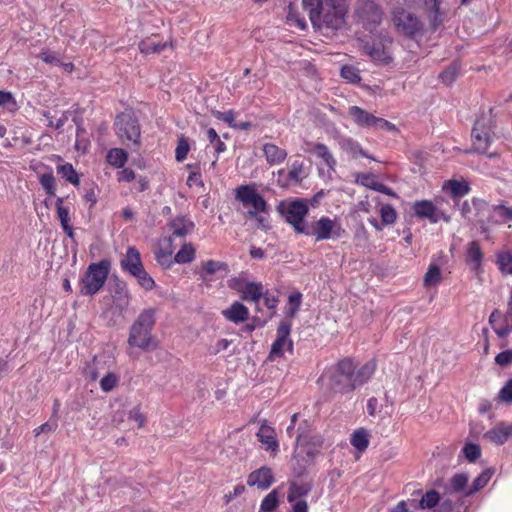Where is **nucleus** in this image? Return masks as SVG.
<instances>
[{
  "label": "nucleus",
  "instance_id": "obj_6",
  "mask_svg": "<svg viewBox=\"0 0 512 512\" xmlns=\"http://www.w3.org/2000/svg\"><path fill=\"white\" fill-rule=\"evenodd\" d=\"M344 229L336 219L322 216L317 221L307 223L304 231L305 236H312L315 241H323L328 239H339L344 234Z\"/></svg>",
  "mask_w": 512,
  "mask_h": 512
},
{
  "label": "nucleus",
  "instance_id": "obj_27",
  "mask_svg": "<svg viewBox=\"0 0 512 512\" xmlns=\"http://www.w3.org/2000/svg\"><path fill=\"white\" fill-rule=\"evenodd\" d=\"M365 52L376 61H380L383 63H389L392 61L391 56L388 51L384 48L381 43H366L364 46Z\"/></svg>",
  "mask_w": 512,
  "mask_h": 512
},
{
  "label": "nucleus",
  "instance_id": "obj_45",
  "mask_svg": "<svg viewBox=\"0 0 512 512\" xmlns=\"http://www.w3.org/2000/svg\"><path fill=\"white\" fill-rule=\"evenodd\" d=\"M497 264L503 274H512V254L503 252L498 255Z\"/></svg>",
  "mask_w": 512,
  "mask_h": 512
},
{
  "label": "nucleus",
  "instance_id": "obj_15",
  "mask_svg": "<svg viewBox=\"0 0 512 512\" xmlns=\"http://www.w3.org/2000/svg\"><path fill=\"white\" fill-rule=\"evenodd\" d=\"M274 482V475L270 468L261 467L258 470L251 472L247 479L249 486H256L259 489L266 490Z\"/></svg>",
  "mask_w": 512,
  "mask_h": 512
},
{
  "label": "nucleus",
  "instance_id": "obj_24",
  "mask_svg": "<svg viewBox=\"0 0 512 512\" xmlns=\"http://www.w3.org/2000/svg\"><path fill=\"white\" fill-rule=\"evenodd\" d=\"M240 292L242 293L241 298L244 301L254 302L257 304L264 295V288L261 283L249 282L240 289Z\"/></svg>",
  "mask_w": 512,
  "mask_h": 512
},
{
  "label": "nucleus",
  "instance_id": "obj_36",
  "mask_svg": "<svg viewBox=\"0 0 512 512\" xmlns=\"http://www.w3.org/2000/svg\"><path fill=\"white\" fill-rule=\"evenodd\" d=\"M227 270V264L221 261L208 260L202 263L201 279L205 280L207 275H214L218 271Z\"/></svg>",
  "mask_w": 512,
  "mask_h": 512
},
{
  "label": "nucleus",
  "instance_id": "obj_33",
  "mask_svg": "<svg viewBox=\"0 0 512 512\" xmlns=\"http://www.w3.org/2000/svg\"><path fill=\"white\" fill-rule=\"evenodd\" d=\"M127 159L128 154L121 148H112L107 153V161L114 167H123Z\"/></svg>",
  "mask_w": 512,
  "mask_h": 512
},
{
  "label": "nucleus",
  "instance_id": "obj_55",
  "mask_svg": "<svg viewBox=\"0 0 512 512\" xmlns=\"http://www.w3.org/2000/svg\"><path fill=\"white\" fill-rule=\"evenodd\" d=\"M69 115H70V112L65 111L62 113V115L59 119L54 121L53 117L49 113H47V112L44 113V117H46V119L48 120V126L53 127L56 130H61L63 128V126L65 125V123L67 122V120L69 118Z\"/></svg>",
  "mask_w": 512,
  "mask_h": 512
},
{
  "label": "nucleus",
  "instance_id": "obj_64",
  "mask_svg": "<svg viewBox=\"0 0 512 512\" xmlns=\"http://www.w3.org/2000/svg\"><path fill=\"white\" fill-rule=\"evenodd\" d=\"M414 503H415V500L400 501L389 512H410L409 505L413 506Z\"/></svg>",
  "mask_w": 512,
  "mask_h": 512
},
{
  "label": "nucleus",
  "instance_id": "obj_17",
  "mask_svg": "<svg viewBox=\"0 0 512 512\" xmlns=\"http://www.w3.org/2000/svg\"><path fill=\"white\" fill-rule=\"evenodd\" d=\"M121 268L124 272L135 273L137 270L143 267L140 252L134 246H130L126 250V254L120 261Z\"/></svg>",
  "mask_w": 512,
  "mask_h": 512
},
{
  "label": "nucleus",
  "instance_id": "obj_62",
  "mask_svg": "<svg viewBox=\"0 0 512 512\" xmlns=\"http://www.w3.org/2000/svg\"><path fill=\"white\" fill-rule=\"evenodd\" d=\"M215 116L217 119L221 120V121H224L226 122L229 126L231 127H234L235 123H234V113L233 111H225V112H219L217 111L215 113Z\"/></svg>",
  "mask_w": 512,
  "mask_h": 512
},
{
  "label": "nucleus",
  "instance_id": "obj_28",
  "mask_svg": "<svg viewBox=\"0 0 512 512\" xmlns=\"http://www.w3.org/2000/svg\"><path fill=\"white\" fill-rule=\"evenodd\" d=\"M485 212L489 213L485 222L498 223L512 220V209L504 206H489V210H486Z\"/></svg>",
  "mask_w": 512,
  "mask_h": 512
},
{
  "label": "nucleus",
  "instance_id": "obj_11",
  "mask_svg": "<svg viewBox=\"0 0 512 512\" xmlns=\"http://www.w3.org/2000/svg\"><path fill=\"white\" fill-rule=\"evenodd\" d=\"M393 22L397 30L408 37L414 38L422 35V23L416 16L406 10L400 9L395 11Z\"/></svg>",
  "mask_w": 512,
  "mask_h": 512
},
{
  "label": "nucleus",
  "instance_id": "obj_10",
  "mask_svg": "<svg viewBox=\"0 0 512 512\" xmlns=\"http://www.w3.org/2000/svg\"><path fill=\"white\" fill-rule=\"evenodd\" d=\"M292 324L289 321H281L277 328V337L271 345V350L268 356L270 361H274L284 355L287 350L293 352V341L290 338Z\"/></svg>",
  "mask_w": 512,
  "mask_h": 512
},
{
  "label": "nucleus",
  "instance_id": "obj_42",
  "mask_svg": "<svg viewBox=\"0 0 512 512\" xmlns=\"http://www.w3.org/2000/svg\"><path fill=\"white\" fill-rule=\"evenodd\" d=\"M167 47V43H156L152 40H145L139 44V50L143 54L160 53Z\"/></svg>",
  "mask_w": 512,
  "mask_h": 512
},
{
  "label": "nucleus",
  "instance_id": "obj_50",
  "mask_svg": "<svg viewBox=\"0 0 512 512\" xmlns=\"http://www.w3.org/2000/svg\"><path fill=\"white\" fill-rule=\"evenodd\" d=\"M341 76L350 83H358L361 80L358 69L350 65L342 67Z\"/></svg>",
  "mask_w": 512,
  "mask_h": 512
},
{
  "label": "nucleus",
  "instance_id": "obj_35",
  "mask_svg": "<svg viewBox=\"0 0 512 512\" xmlns=\"http://www.w3.org/2000/svg\"><path fill=\"white\" fill-rule=\"evenodd\" d=\"M493 475L490 469L484 470L474 481L470 488L465 492V496L472 495L485 487Z\"/></svg>",
  "mask_w": 512,
  "mask_h": 512
},
{
  "label": "nucleus",
  "instance_id": "obj_34",
  "mask_svg": "<svg viewBox=\"0 0 512 512\" xmlns=\"http://www.w3.org/2000/svg\"><path fill=\"white\" fill-rule=\"evenodd\" d=\"M340 145L344 151L350 153L354 158H357L358 156L369 157L361 148L360 144L351 138H343L340 141Z\"/></svg>",
  "mask_w": 512,
  "mask_h": 512
},
{
  "label": "nucleus",
  "instance_id": "obj_51",
  "mask_svg": "<svg viewBox=\"0 0 512 512\" xmlns=\"http://www.w3.org/2000/svg\"><path fill=\"white\" fill-rule=\"evenodd\" d=\"M129 298L130 295L125 285H118L114 295V300L117 305L121 306L122 308L127 307L129 305Z\"/></svg>",
  "mask_w": 512,
  "mask_h": 512
},
{
  "label": "nucleus",
  "instance_id": "obj_43",
  "mask_svg": "<svg viewBox=\"0 0 512 512\" xmlns=\"http://www.w3.org/2000/svg\"><path fill=\"white\" fill-rule=\"evenodd\" d=\"M439 502V494L435 490H430L426 494H424L419 501V508L424 509H431L437 505Z\"/></svg>",
  "mask_w": 512,
  "mask_h": 512
},
{
  "label": "nucleus",
  "instance_id": "obj_60",
  "mask_svg": "<svg viewBox=\"0 0 512 512\" xmlns=\"http://www.w3.org/2000/svg\"><path fill=\"white\" fill-rule=\"evenodd\" d=\"M373 129L375 130H387V131H397L396 126L380 117L376 118V121L374 122Z\"/></svg>",
  "mask_w": 512,
  "mask_h": 512
},
{
  "label": "nucleus",
  "instance_id": "obj_29",
  "mask_svg": "<svg viewBox=\"0 0 512 512\" xmlns=\"http://www.w3.org/2000/svg\"><path fill=\"white\" fill-rule=\"evenodd\" d=\"M311 152L320 158L330 169L336 166V160L325 144L317 143L313 145Z\"/></svg>",
  "mask_w": 512,
  "mask_h": 512
},
{
  "label": "nucleus",
  "instance_id": "obj_1",
  "mask_svg": "<svg viewBox=\"0 0 512 512\" xmlns=\"http://www.w3.org/2000/svg\"><path fill=\"white\" fill-rule=\"evenodd\" d=\"M375 369L373 361L358 366L353 359L344 358L334 366L329 387L335 393L348 394L367 383Z\"/></svg>",
  "mask_w": 512,
  "mask_h": 512
},
{
  "label": "nucleus",
  "instance_id": "obj_46",
  "mask_svg": "<svg viewBox=\"0 0 512 512\" xmlns=\"http://www.w3.org/2000/svg\"><path fill=\"white\" fill-rule=\"evenodd\" d=\"M380 216L384 225H391L396 221V211L391 205H383L380 209Z\"/></svg>",
  "mask_w": 512,
  "mask_h": 512
},
{
  "label": "nucleus",
  "instance_id": "obj_22",
  "mask_svg": "<svg viewBox=\"0 0 512 512\" xmlns=\"http://www.w3.org/2000/svg\"><path fill=\"white\" fill-rule=\"evenodd\" d=\"M258 440L266 446V450L276 452L278 450V441L276 439L275 431L268 425H261L257 432Z\"/></svg>",
  "mask_w": 512,
  "mask_h": 512
},
{
  "label": "nucleus",
  "instance_id": "obj_48",
  "mask_svg": "<svg viewBox=\"0 0 512 512\" xmlns=\"http://www.w3.org/2000/svg\"><path fill=\"white\" fill-rule=\"evenodd\" d=\"M462 452L469 462H474L481 456L480 446L474 443H467Z\"/></svg>",
  "mask_w": 512,
  "mask_h": 512
},
{
  "label": "nucleus",
  "instance_id": "obj_53",
  "mask_svg": "<svg viewBox=\"0 0 512 512\" xmlns=\"http://www.w3.org/2000/svg\"><path fill=\"white\" fill-rule=\"evenodd\" d=\"M448 188L454 196H464L469 192V186L464 182L451 180L448 182Z\"/></svg>",
  "mask_w": 512,
  "mask_h": 512
},
{
  "label": "nucleus",
  "instance_id": "obj_52",
  "mask_svg": "<svg viewBox=\"0 0 512 512\" xmlns=\"http://www.w3.org/2000/svg\"><path fill=\"white\" fill-rule=\"evenodd\" d=\"M64 199L62 197H58L56 199V210L57 216L61 223V226L70 223L69 210L68 208L63 206Z\"/></svg>",
  "mask_w": 512,
  "mask_h": 512
},
{
  "label": "nucleus",
  "instance_id": "obj_49",
  "mask_svg": "<svg viewBox=\"0 0 512 512\" xmlns=\"http://www.w3.org/2000/svg\"><path fill=\"white\" fill-rule=\"evenodd\" d=\"M458 71V66L454 63L441 72L439 78L444 84L450 85L455 81Z\"/></svg>",
  "mask_w": 512,
  "mask_h": 512
},
{
  "label": "nucleus",
  "instance_id": "obj_8",
  "mask_svg": "<svg viewBox=\"0 0 512 512\" xmlns=\"http://www.w3.org/2000/svg\"><path fill=\"white\" fill-rule=\"evenodd\" d=\"M235 198L240 201L244 207H251L247 211L250 217H257L260 212H266L267 203L257 190L249 185L239 186L235 190Z\"/></svg>",
  "mask_w": 512,
  "mask_h": 512
},
{
  "label": "nucleus",
  "instance_id": "obj_7",
  "mask_svg": "<svg viewBox=\"0 0 512 512\" xmlns=\"http://www.w3.org/2000/svg\"><path fill=\"white\" fill-rule=\"evenodd\" d=\"M491 112L490 110L487 114H482L474 124L472 130V144L476 152L486 153L492 143L494 122Z\"/></svg>",
  "mask_w": 512,
  "mask_h": 512
},
{
  "label": "nucleus",
  "instance_id": "obj_21",
  "mask_svg": "<svg viewBox=\"0 0 512 512\" xmlns=\"http://www.w3.org/2000/svg\"><path fill=\"white\" fill-rule=\"evenodd\" d=\"M222 314L228 321L238 324L248 319L249 310L245 305L236 301L230 307L223 310Z\"/></svg>",
  "mask_w": 512,
  "mask_h": 512
},
{
  "label": "nucleus",
  "instance_id": "obj_12",
  "mask_svg": "<svg viewBox=\"0 0 512 512\" xmlns=\"http://www.w3.org/2000/svg\"><path fill=\"white\" fill-rule=\"evenodd\" d=\"M486 210H489V205L476 199H473L472 202L464 201L460 207L464 218L480 224L485 223L484 214Z\"/></svg>",
  "mask_w": 512,
  "mask_h": 512
},
{
  "label": "nucleus",
  "instance_id": "obj_37",
  "mask_svg": "<svg viewBox=\"0 0 512 512\" xmlns=\"http://www.w3.org/2000/svg\"><path fill=\"white\" fill-rule=\"evenodd\" d=\"M57 173L69 183L79 185V177L72 164L65 163L57 166Z\"/></svg>",
  "mask_w": 512,
  "mask_h": 512
},
{
  "label": "nucleus",
  "instance_id": "obj_61",
  "mask_svg": "<svg viewBox=\"0 0 512 512\" xmlns=\"http://www.w3.org/2000/svg\"><path fill=\"white\" fill-rule=\"evenodd\" d=\"M129 419L134 420L138 427H143L146 422V417L141 413L139 407H134L129 413Z\"/></svg>",
  "mask_w": 512,
  "mask_h": 512
},
{
  "label": "nucleus",
  "instance_id": "obj_30",
  "mask_svg": "<svg viewBox=\"0 0 512 512\" xmlns=\"http://www.w3.org/2000/svg\"><path fill=\"white\" fill-rule=\"evenodd\" d=\"M311 490V486L308 483H291L287 500L289 503L295 502L297 499L306 496Z\"/></svg>",
  "mask_w": 512,
  "mask_h": 512
},
{
  "label": "nucleus",
  "instance_id": "obj_32",
  "mask_svg": "<svg viewBox=\"0 0 512 512\" xmlns=\"http://www.w3.org/2000/svg\"><path fill=\"white\" fill-rule=\"evenodd\" d=\"M442 280L441 270L437 264H430L423 279L424 286L433 287Z\"/></svg>",
  "mask_w": 512,
  "mask_h": 512
},
{
  "label": "nucleus",
  "instance_id": "obj_31",
  "mask_svg": "<svg viewBox=\"0 0 512 512\" xmlns=\"http://www.w3.org/2000/svg\"><path fill=\"white\" fill-rule=\"evenodd\" d=\"M195 248L191 243H185L181 249L176 253L174 262L179 264H187L195 258Z\"/></svg>",
  "mask_w": 512,
  "mask_h": 512
},
{
  "label": "nucleus",
  "instance_id": "obj_26",
  "mask_svg": "<svg viewBox=\"0 0 512 512\" xmlns=\"http://www.w3.org/2000/svg\"><path fill=\"white\" fill-rule=\"evenodd\" d=\"M468 475L465 473H457L455 474L449 482L445 485L444 490L446 494H458L464 493L468 485Z\"/></svg>",
  "mask_w": 512,
  "mask_h": 512
},
{
  "label": "nucleus",
  "instance_id": "obj_25",
  "mask_svg": "<svg viewBox=\"0 0 512 512\" xmlns=\"http://www.w3.org/2000/svg\"><path fill=\"white\" fill-rule=\"evenodd\" d=\"M263 153L266 158V161L270 165H276L284 162L287 157V152L285 149H282L275 144L266 143L263 146Z\"/></svg>",
  "mask_w": 512,
  "mask_h": 512
},
{
  "label": "nucleus",
  "instance_id": "obj_16",
  "mask_svg": "<svg viewBox=\"0 0 512 512\" xmlns=\"http://www.w3.org/2000/svg\"><path fill=\"white\" fill-rule=\"evenodd\" d=\"M360 16L369 25H378L382 20V11L380 6L373 0L363 2L360 10Z\"/></svg>",
  "mask_w": 512,
  "mask_h": 512
},
{
  "label": "nucleus",
  "instance_id": "obj_13",
  "mask_svg": "<svg viewBox=\"0 0 512 512\" xmlns=\"http://www.w3.org/2000/svg\"><path fill=\"white\" fill-rule=\"evenodd\" d=\"M304 165L303 162L294 161L288 172L284 169L278 171L277 182L281 187H289L292 185H298L304 178Z\"/></svg>",
  "mask_w": 512,
  "mask_h": 512
},
{
  "label": "nucleus",
  "instance_id": "obj_14",
  "mask_svg": "<svg viewBox=\"0 0 512 512\" xmlns=\"http://www.w3.org/2000/svg\"><path fill=\"white\" fill-rule=\"evenodd\" d=\"M413 210L416 216L420 218H427L432 223H437L440 219H443L446 222L449 221V217L438 211L433 203L427 200L416 202L413 206Z\"/></svg>",
  "mask_w": 512,
  "mask_h": 512
},
{
  "label": "nucleus",
  "instance_id": "obj_40",
  "mask_svg": "<svg viewBox=\"0 0 512 512\" xmlns=\"http://www.w3.org/2000/svg\"><path fill=\"white\" fill-rule=\"evenodd\" d=\"M39 183L41 184L42 188L45 190L47 195H49V196H54L55 195L56 179H55L52 171L40 175Z\"/></svg>",
  "mask_w": 512,
  "mask_h": 512
},
{
  "label": "nucleus",
  "instance_id": "obj_2",
  "mask_svg": "<svg viewBox=\"0 0 512 512\" xmlns=\"http://www.w3.org/2000/svg\"><path fill=\"white\" fill-rule=\"evenodd\" d=\"M306 9L311 21L320 27L337 30L344 24L346 8L342 0H317Z\"/></svg>",
  "mask_w": 512,
  "mask_h": 512
},
{
  "label": "nucleus",
  "instance_id": "obj_59",
  "mask_svg": "<svg viewBox=\"0 0 512 512\" xmlns=\"http://www.w3.org/2000/svg\"><path fill=\"white\" fill-rule=\"evenodd\" d=\"M495 362L502 367L510 365L512 363V350H505L497 354Z\"/></svg>",
  "mask_w": 512,
  "mask_h": 512
},
{
  "label": "nucleus",
  "instance_id": "obj_38",
  "mask_svg": "<svg viewBox=\"0 0 512 512\" xmlns=\"http://www.w3.org/2000/svg\"><path fill=\"white\" fill-rule=\"evenodd\" d=\"M279 504V492L277 489L267 494L261 502L260 512H272Z\"/></svg>",
  "mask_w": 512,
  "mask_h": 512
},
{
  "label": "nucleus",
  "instance_id": "obj_47",
  "mask_svg": "<svg viewBox=\"0 0 512 512\" xmlns=\"http://www.w3.org/2000/svg\"><path fill=\"white\" fill-rule=\"evenodd\" d=\"M483 254L477 242H472L467 251V261L479 265L482 261Z\"/></svg>",
  "mask_w": 512,
  "mask_h": 512
},
{
  "label": "nucleus",
  "instance_id": "obj_9",
  "mask_svg": "<svg viewBox=\"0 0 512 512\" xmlns=\"http://www.w3.org/2000/svg\"><path fill=\"white\" fill-rule=\"evenodd\" d=\"M115 132L124 142L130 141L133 144H139L140 126L137 119L131 113H121L115 120Z\"/></svg>",
  "mask_w": 512,
  "mask_h": 512
},
{
  "label": "nucleus",
  "instance_id": "obj_41",
  "mask_svg": "<svg viewBox=\"0 0 512 512\" xmlns=\"http://www.w3.org/2000/svg\"><path fill=\"white\" fill-rule=\"evenodd\" d=\"M351 444L359 451H364L369 444L367 432L364 429L355 431L351 438Z\"/></svg>",
  "mask_w": 512,
  "mask_h": 512
},
{
  "label": "nucleus",
  "instance_id": "obj_58",
  "mask_svg": "<svg viewBox=\"0 0 512 512\" xmlns=\"http://www.w3.org/2000/svg\"><path fill=\"white\" fill-rule=\"evenodd\" d=\"M499 398L505 403H512V379L508 380L501 388Z\"/></svg>",
  "mask_w": 512,
  "mask_h": 512
},
{
  "label": "nucleus",
  "instance_id": "obj_5",
  "mask_svg": "<svg viewBox=\"0 0 512 512\" xmlns=\"http://www.w3.org/2000/svg\"><path fill=\"white\" fill-rule=\"evenodd\" d=\"M277 210L286 222L293 227L295 232L302 234L307 225V222L304 220L309 211L307 200L295 199L282 201L277 206Z\"/></svg>",
  "mask_w": 512,
  "mask_h": 512
},
{
  "label": "nucleus",
  "instance_id": "obj_23",
  "mask_svg": "<svg viewBox=\"0 0 512 512\" xmlns=\"http://www.w3.org/2000/svg\"><path fill=\"white\" fill-rule=\"evenodd\" d=\"M169 227L174 236L182 238L192 233L194 223L184 216H179L170 221Z\"/></svg>",
  "mask_w": 512,
  "mask_h": 512
},
{
  "label": "nucleus",
  "instance_id": "obj_19",
  "mask_svg": "<svg viewBox=\"0 0 512 512\" xmlns=\"http://www.w3.org/2000/svg\"><path fill=\"white\" fill-rule=\"evenodd\" d=\"M173 252L172 238L165 237L159 243V248L155 252V258L162 267L170 268L174 263V259L172 260Z\"/></svg>",
  "mask_w": 512,
  "mask_h": 512
},
{
  "label": "nucleus",
  "instance_id": "obj_63",
  "mask_svg": "<svg viewBox=\"0 0 512 512\" xmlns=\"http://www.w3.org/2000/svg\"><path fill=\"white\" fill-rule=\"evenodd\" d=\"M41 60H43L45 63L53 64V65H60V59L58 56L52 52H41L38 56Z\"/></svg>",
  "mask_w": 512,
  "mask_h": 512
},
{
  "label": "nucleus",
  "instance_id": "obj_56",
  "mask_svg": "<svg viewBox=\"0 0 512 512\" xmlns=\"http://www.w3.org/2000/svg\"><path fill=\"white\" fill-rule=\"evenodd\" d=\"M58 427V423L56 419H50L49 421L45 422L44 424L40 425L39 427L34 429V434L36 437H38L42 433H52L54 432Z\"/></svg>",
  "mask_w": 512,
  "mask_h": 512
},
{
  "label": "nucleus",
  "instance_id": "obj_54",
  "mask_svg": "<svg viewBox=\"0 0 512 512\" xmlns=\"http://www.w3.org/2000/svg\"><path fill=\"white\" fill-rule=\"evenodd\" d=\"M301 303V295L299 293L297 294H291L288 298V308L285 311L286 316L293 317L296 312L299 310Z\"/></svg>",
  "mask_w": 512,
  "mask_h": 512
},
{
  "label": "nucleus",
  "instance_id": "obj_39",
  "mask_svg": "<svg viewBox=\"0 0 512 512\" xmlns=\"http://www.w3.org/2000/svg\"><path fill=\"white\" fill-rule=\"evenodd\" d=\"M131 276L135 277L137 279L138 284L147 291L152 290L155 286V281L146 272L144 266L137 270L135 273H132Z\"/></svg>",
  "mask_w": 512,
  "mask_h": 512
},
{
  "label": "nucleus",
  "instance_id": "obj_20",
  "mask_svg": "<svg viewBox=\"0 0 512 512\" xmlns=\"http://www.w3.org/2000/svg\"><path fill=\"white\" fill-rule=\"evenodd\" d=\"M348 114L352 118L353 122L362 128L373 129L376 116L362 109L359 106H351L348 109Z\"/></svg>",
  "mask_w": 512,
  "mask_h": 512
},
{
  "label": "nucleus",
  "instance_id": "obj_18",
  "mask_svg": "<svg viewBox=\"0 0 512 512\" xmlns=\"http://www.w3.org/2000/svg\"><path fill=\"white\" fill-rule=\"evenodd\" d=\"M512 436V423L501 422L484 434V438L496 444H504Z\"/></svg>",
  "mask_w": 512,
  "mask_h": 512
},
{
  "label": "nucleus",
  "instance_id": "obj_57",
  "mask_svg": "<svg viewBox=\"0 0 512 512\" xmlns=\"http://www.w3.org/2000/svg\"><path fill=\"white\" fill-rule=\"evenodd\" d=\"M188 151H189V144H188L187 140L183 137L180 138L177 148H176V151H175L176 160L179 162L183 161L186 158Z\"/></svg>",
  "mask_w": 512,
  "mask_h": 512
},
{
  "label": "nucleus",
  "instance_id": "obj_3",
  "mask_svg": "<svg viewBox=\"0 0 512 512\" xmlns=\"http://www.w3.org/2000/svg\"><path fill=\"white\" fill-rule=\"evenodd\" d=\"M156 310L154 308L144 309L130 327L128 344L144 351L154 350L157 341L152 336L155 325Z\"/></svg>",
  "mask_w": 512,
  "mask_h": 512
},
{
  "label": "nucleus",
  "instance_id": "obj_4",
  "mask_svg": "<svg viewBox=\"0 0 512 512\" xmlns=\"http://www.w3.org/2000/svg\"><path fill=\"white\" fill-rule=\"evenodd\" d=\"M111 263L108 259H102L97 263H91L80 282V293L86 296L95 295L105 284L110 272Z\"/></svg>",
  "mask_w": 512,
  "mask_h": 512
},
{
  "label": "nucleus",
  "instance_id": "obj_44",
  "mask_svg": "<svg viewBox=\"0 0 512 512\" xmlns=\"http://www.w3.org/2000/svg\"><path fill=\"white\" fill-rule=\"evenodd\" d=\"M118 382L119 377L113 372H108L101 378L100 388L103 392H110L117 386Z\"/></svg>",
  "mask_w": 512,
  "mask_h": 512
}]
</instances>
